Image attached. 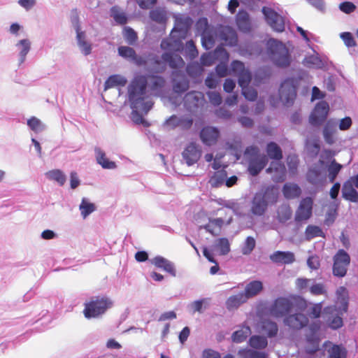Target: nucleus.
<instances>
[{
	"label": "nucleus",
	"instance_id": "obj_1",
	"mask_svg": "<svg viewBox=\"0 0 358 358\" xmlns=\"http://www.w3.org/2000/svg\"><path fill=\"white\" fill-rule=\"evenodd\" d=\"M174 18V27L169 37L162 41L160 46L166 51L162 55V60L171 68L179 69L184 67L185 62L177 52L184 50L185 56L193 59L198 56L199 52L192 40L187 41L185 47L182 42L187 38L193 24L192 19L182 14L175 15Z\"/></svg>",
	"mask_w": 358,
	"mask_h": 358
},
{
	"label": "nucleus",
	"instance_id": "obj_2",
	"mask_svg": "<svg viewBox=\"0 0 358 358\" xmlns=\"http://www.w3.org/2000/svg\"><path fill=\"white\" fill-rule=\"evenodd\" d=\"M145 80L143 77L133 79L128 86L129 101L132 108V120L138 124L148 126L143 115H146L152 108L153 102L148 99L145 91Z\"/></svg>",
	"mask_w": 358,
	"mask_h": 358
},
{
	"label": "nucleus",
	"instance_id": "obj_3",
	"mask_svg": "<svg viewBox=\"0 0 358 358\" xmlns=\"http://www.w3.org/2000/svg\"><path fill=\"white\" fill-rule=\"evenodd\" d=\"M336 296L335 305L324 308L322 312L326 326L333 330L343 327L342 317L348 308V293L346 288L340 287L336 291Z\"/></svg>",
	"mask_w": 358,
	"mask_h": 358
},
{
	"label": "nucleus",
	"instance_id": "obj_4",
	"mask_svg": "<svg viewBox=\"0 0 358 358\" xmlns=\"http://www.w3.org/2000/svg\"><path fill=\"white\" fill-rule=\"evenodd\" d=\"M267 55L272 63L280 68H287L291 64V56L287 48L274 38L267 41Z\"/></svg>",
	"mask_w": 358,
	"mask_h": 358
},
{
	"label": "nucleus",
	"instance_id": "obj_5",
	"mask_svg": "<svg viewBox=\"0 0 358 358\" xmlns=\"http://www.w3.org/2000/svg\"><path fill=\"white\" fill-rule=\"evenodd\" d=\"M276 201V195L272 189L266 188L257 192L251 203V213L255 216H262L270 203Z\"/></svg>",
	"mask_w": 358,
	"mask_h": 358
},
{
	"label": "nucleus",
	"instance_id": "obj_6",
	"mask_svg": "<svg viewBox=\"0 0 358 358\" xmlns=\"http://www.w3.org/2000/svg\"><path fill=\"white\" fill-rule=\"evenodd\" d=\"M244 157L248 162V171L253 176H257L268 162L266 156L259 154V150L256 146L248 147Z\"/></svg>",
	"mask_w": 358,
	"mask_h": 358
},
{
	"label": "nucleus",
	"instance_id": "obj_7",
	"mask_svg": "<svg viewBox=\"0 0 358 358\" xmlns=\"http://www.w3.org/2000/svg\"><path fill=\"white\" fill-rule=\"evenodd\" d=\"M113 306L112 301L106 296H94L85 303L84 315L87 318L96 317L103 314Z\"/></svg>",
	"mask_w": 358,
	"mask_h": 358
},
{
	"label": "nucleus",
	"instance_id": "obj_8",
	"mask_svg": "<svg viewBox=\"0 0 358 358\" xmlns=\"http://www.w3.org/2000/svg\"><path fill=\"white\" fill-rule=\"evenodd\" d=\"M307 180L315 187L324 186L327 174L325 172L324 162L320 159L317 163L313 164L308 170L306 174Z\"/></svg>",
	"mask_w": 358,
	"mask_h": 358
},
{
	"label": "nucleus",
	"instance_id": "obj_9",
	"mask_svg": "<svg viewBox=\"0 0 358 358\" xmlns=\"http://www.w3.org/2000/svg\"><path fill=\"white\" fill-rule=\"evenodd\" d=\"M350 262V255L344 250H339L334 257V275L338 277L345 276Z\"/></svg>",
	"mask_w": 358,
	"mask_h": 358
},
{
	"label": "nucleus",
	"instance_id": "obj_10",
	"mask_svg": "<svg viewBox=\"0 0 358 358\" xmlns=\"http://www.w3.org/2000/svg\"><path fill=\"white\" fill-rule=\"evenodd\" d=\"M262 13L268 24L275 31L282 32L285 29L283 17L269 7H263Z\"/></svg>",
	"mask_w": 358,
	"mask_h": 358
},
{
	"label": "nucleus",
	"instance_id": "obj_11",
	"mask_svg": "<svg viewBox=\"0 0 358 358\" xmlns=\"http://www.w3.org/2000/svg\"><path fill=\"white\" fill-rule=\"evenodd\" d=\"M329 111V103L325 101L317 103L309 117V122L313 126L322 124L327 119Z\"/></svg>",
	"mask_w": 358,
	"mask_h": 358
},
{
	"label": "nucleus",
	"instance_id": "obj_12",
	"mask_svg": "<svg viewBox=\"0 0 358 358\" xmlns=\"http://www.w3.org/2000/svg\"><path fill=\"white\" fill-rule=\"evenodd\" d=\"M279 96L282 102L289 106L294 102L296 96V87L291 79L285 80L279 89Z\"/></svg>",
	"mask_w": 358,
	"mask_h": 358
},
{
	"label": "nucleus",
	"instance_id": "obj_13",
	"mask_svg": "<svg viewBox=\"0 0 358 358\" xmlns=\"http://www.w3.org/2000/svg\"><path fill=\"white\" fill-rule=\"evenodd\" d=\"M313 200L310 197L303 199L296 211L295 220L301 222L308 220L312 215Z\"/></svg>",
	"mask_w": 358,
	"mask_h": 358
},
{
	"label": "nucleus",
	"instance_id": "obj_14",
	"mask_svg": "<svg viewBox=\"0 0 358 358\" xmlns=\"http://www.w3.org/2000/svg\"><path fill=\"white\" fill-rule=\"evenodd\" d=\"M203 102V95L199 92H188L184 97V106L192 113L195 112Z\"/></svg>",
	"mask_w": 358,
	"mask_h": 358
},
{
	"label": "nucleus",
	"instance_id": "obj_15",
	"mask_svg": "<svg viewBox=\"0 0 358 358\" xmlns=\"http://www.w3.org/2000/svg\"><path fill=\"white\" fill-rule=\"evenodd\" d=\"M292 304L291 301L286 298L280 297L278 298L273 303V304L269 308L270 315L280 317L288 313L292 308Z\"/></svg>",
	"mask_w": 358,
	"mask_h": 358
},
{
	"label": "nucleus",
	"instance_id": "obj_16",
	"mask_svg": "<svg viewBox=\"0 0 358 358\" xmlns=\"http://www.w3.org/2000/svg\"><path fill=\"white\" fill-rule=\"evenodd\" d=\"M193 124V118L189 115H172L165 122V125L169 129L179 127L182 129H189Z\"/></svg>",
	"mask_w": 358,
	"mask_h": 358
},
{
	"label": "nucleus",
	"instance_id": "obj_17",
	"mask_svg": "<svg viewBox=\"0 0 358 358\" xmlns=\"http://www.w3.org/2000/svg\"><path fill=\"white\" fill-rule=\"evenodd\" d=\"M143 77L145 80V91L146 92L147 96L148 99H151L150 96V94L148 90H147V86L150 87V89L154 92L157 93L162 90V87L164 86L165 80L162 76H143V75H136L134 78L135 79L137 77Z\"/></svg>",
	"mask_w": 358,
	"mask_h": 358
},
{
	"label": "nucleus",
	"instance_id": "obj_18",
	"mask_svg": "<svg viewBox=\"0 0 358 358\" xmlns=\"http://www.w3.org/2000/svg\"><path fill=\"white\" fill-rule=\"evenodd\" d=\"M182 159L187 164L192 166L196 163L201 157V150L194 143H190L183 150Z\"/></svg>",
	"mask_w": 358,
	"mask_h": 358
},
{
	"label": "nucleus",
	"instance_id": "obj_19",
	"mask_svg": "<svg viewBox=\"0 0 358 358\" xmlns=\"http://www.w3.org/2000/svg\"><path fill=\"white\" fill-rule=\"evenodd\" d=\"M284 323L293 329H301L308 324V318L302 313L289 315L284 319Z\"/></svg>",
	"mask_w": 358,
	"mask_h": 358
},
{
	"label": "nucleus",
	"instance_id": "obj_20",
	"mask_svg": "<svg viewBox=\"0 0 358 358\" xmlns=\"http://www.w3.org/2000/svg\"><path fill=\"white\" fill-rule=\"evenodd\" d=\"M266 173L272 174L274 182H282L285 179L286 169L285 165L279 161L272 162L266 169Z\"/></svg>",
	"mask_w": 358,
	"mask_h": 358
},
{
	"label": "nucleus",
	"instance_id": "obj_21",
	"mask_svg": "<svg viewBox=\"0 0 358 358\" xmlns=\"http://www.w3.org/2000/svg\"><path fill=\"white\" fill-rule=\"evenodd\" d=\"M150 262L156 267L164 270V271L171 274L172 276L175 277L176 275L175 266L173 263L169 259L162 256H156L155 257L150 259Z\"/></svg>",
	"mask_w": 358,
	"mask_h": 358
},
{
	"label": "nucleus",
	"instance_id": "obj_22",
	"mask_svg": "<svg viewBox=\"0 0 358 358\" xmlns=\"http://www.w3.org/2000/svg\"><path fill=\"white\" fill-rule=\"evenodd\" d=\"M173 76V89L175 92L182 93L188 90L189 81L183 73L176 71Z\"/></svg>",
	"mask_w": 358,
	"mask_h": 358
},
{
	"label": "nucleus",
	"instance_id": "obj_23",
	"mask_svg": "<svg viewBox=\"0 0 358 358\" xmlns=\"http://www.w3.org/2000/svg\"><path fill=\"white\" fill-rule=\"evenodd\" d=\"M76 43L80 52L84 56H87L92 53V43L88 40L85 31L76 34Z\"/></svg>",
	"mask_w": 358,
	"mask_h": 358
},
{
	"label": "nucleus",
	"instance_id": "obj_24",
	"mask_svg": "<svg viewBox=\"0 0 358 358\" xmlns=\"http://www.w3.org/2000/svg\"><path fill=\"white\" fill-rule=\"evenodd\" d=\"M219 136V131L213 127H204L201 133L200 137L203 143L211 145L216 143Z\"/></svg>",
	"mask_w": 358,
	"mask_h": 358
},
{
	"label": "nucleus",
	"instance_id": "obj_25",
	"mask_svg": "<svg viewBox=\"0 0 358 358\" xmlns=\"http://www.w3.org/2000/svg\"><path fill=\"white\" fill-rule=\"evenodd\" d=\"M223 224L222 218H209L207 224L199 226V229H203L213 236H218Z\"/></svg>",
	"mask_w": 358,
	"mask_h": 358
},
{
	"label": "nucleus",
	"instance_id": "obj_26",
	"mask_svg": "<svg viewBox=\"0 0 358 358\" xmlns=\"http://www.w3.org/2000/svg\"><path fill=\"white\" fill-rule=\"evenodd\" d=\"M338 122L333 119L329 120L323 129V136L328 144L334 143V134L337 131Z\"/></svg>",
	"mask_w": 358,
	"mask_h": 358
},
{
	"label": "nucleus",
	"instance_id": "obj_27",
	"mask_svg": "<svg viewBox=\"0 0 358 358\" xmlns=\"http://www.w3.org/2000/svg\"><path fill=\"white\" fill-rule=\"evenodd\" d=\"M236 21L238 29L245 33L251 30L250 15L245 10H239L236 16Z\"/></svg>",
	"mask_w": 358,
	"mask_h": 358
},
{
	"label": "nucleus",
	"instance_id": "obj_28",
	"mask_svg": "<svg viewBox=\"0 0 358 358\" xmlns=\"http://www.w3.org/2000/svg\"><path fill=\"white\" fill-rule=\"evenodd\" d=\"M95 157L97 164L104 169H115L117 167L114 162L110 161L106 156L105 152L99 147L94 148Z\"/></svg>",
	"mask_w": 358,
	"mask_h": 358
},
{
	"label": "nucleus",
	"instance_id": "obj_29",
	"mask_svg": "<svg viewBox=\"0 0 358 358\" xmlns=\"http://www.w3.org/2000/svg\"><path fill=\"white\" fill-rule=\"evenodd\" d=\"M220 55H223L227 60L228 59L229 55L227 51L224 49L217 48L214 52H208L202 55L200 59L201 63L203 66H211L215 63V59Z\"/></svg>",
	"mask_w": 358,
	"mask_h": 358
},
{
	"label": "nucleus",
	"instance_id": "obj_30",
	"mask_svg": "<svg viewBox=\"0 0 358 358\" xmlns=\"http://www.w3.org/2000/svg\"><path fill=\"white\" fill-rule=\"evenodd\" d=\"M321 327V324L320 322H314L310 324L308 327L309 333L307 334V341L310 343H312L315 346V351L318 348V343L320 341V329Z\"/></svg>",
	"mask_w": 358,
	"mask_h": 358
},
{
	"label": "nucleus",
	"instance_id": "obj_31",
	"mask_svg": "<svg viewBox=\"0 0 358 358\" xmlns=\"http://www.w3.org/2000/svg\"><path fill=\"white\" fill-rule=\"evenodd\" d=\"M324 347L327 348V352L329 358H346V350L341 345L332 344L330 341H326Z\"/></svg>",
	"mask_w": 358,
	"mask_h": 358
},
{
	"label": "nucleus",
	"instance_id": "obj_32",
	"mask_svg": "<svg viewBox=\"0 0 358 358\" xmlns=\"http://www.w3.org/2000/svg\"><path fill=\"white\" fill-rule=\"evenodd\" d=\"M220 37L230 46H234L237 44L238 37L236 32L230 27L227 26L221 28Z\"/></svg>",
	"mask_w": 358,
	"mask_h": 358
},
{
	"label": "nucleus",
	"instance_id": "obj_33",
	"mask_svg": "<svg viewBox=\"0 0 358 358\" xmlns=\"http://www.w3.org/2000/svg\"><path fill=\"white\" fill-rule=\"evenodd\" d=\"M270 259L275 263L291 264L294 261V255L289 251H276L270 255Z\"/></svg>",
	"mask_w": 358,
	"mask_h": 358
},
{
	"label": "nucleus",
	"instance_id": "obj_34",
	"mask_svg": "<svg viewBox=\"0 0 358 358\" xmlns=\"http://www.w3.org/2000/svg\"><path fill=\"white\" fill-rule=\"evenodd\" d=\"M303 64L308 68L320 69L325 66L326 62L317 53H314L311 55L306 56L303 60Z\"/></svg>",
	"mask_w": 358,
	"mask_h": 358
},
{
	"label": "nucleus",
	"instance_id": "obj_35",
	"mask_svg": "<svg viewBox=\"0 0 358 358\" xmlns=\"http://www.w3.org/2000/svg\"><path fill=\"white\" fill-rule=\"evenodd\" d=\"M248 300V299L242 292L237 294L230 296L226 301V307L229 310L237 309L242 304L246 303Z\"/></svg>",
	"mask_w": 358,
	"mask_h": 358
},
{
	"label": "nucleus",
	"instance_id": "obj_36",
	"mask_svg": "<svg viewBox=\"0 0 358 358\" xmlns=\"http://www.w3.org/2000/svg\"><path fill=\"white\" fill-rule=\"evenodd\" d=\"M263 289V284L259 280H252L248 283L243 292L248 299L259 294Z\"/></svg>",
	"mask_w": 358,
	"mask_h": 358
},
{
	"label": "nucleus",
	"instance_id": "obj_37",
	"mask_svg": "<svg viewBox=\"0 0 358 358\" xmlns=\"http://www.w3.org/2000/svg\"><path fill=\"white\" fill-rule=\"evenodd\" d=\"M324 167L327 169V177L329 179V181L331 183H333L334 182L338 174L342 169L343 165L336 162V161L334 159L330 162L329 164L327 166L324 165Z\"/></svg>",
	"mask_w": 358,
	"mask_h": 358
},
{
	"label": "nucleus",
	"instance_id": "obj_38",
	"mask_svg": "<svg viewBox=\"0 0 358 358\" xmlns=\"http://www.w3.org/2000/svg\"><path fill=\"white\" fill-rule=\"evenodd\" d=\"M16 47L19 52V65H21L24 62L26 56L31 49V42L28 39H22L16 43Z\"/></svg>",
	"mask_w": 358,
	"mask_h": 358
},
{
	"label": "nucleus",
	"instance_id": "obj_39",
	"mask_svg": "<svg viewBox=\"0 0 358 358\" xmlns=\"http://www.w3.org/2000/svg\"><path fill=\"white\" fill-rule=\"evenodd\" d=\"M212 250L217 252L220 255H227L230 251V244L228 239L226 238L217 239L212 245Z\"/></svg>",
	"mask_w": 358,
	"mask_h": 358
},
{
	"label": "nucleus",
	"instance_id": "obj_40",
	"mask_svg": "<svg viewBox=\"0 0 358 358\" xmlns=\"http://www.w3.org/2000/svg\"><path fill=\"white\" fill-rule=\"evenodd\" d=\"M110 15L118 24L122 25L127 22V17L125 12L117 6H115L110 8Z\"/></svg>",
	"mask_w": 358,
	"mask_h": 358
},
{
	"label": "nucleus",
	"instance_id": "obj_41",
	"mask_svg": "<svg viewBox=\"0 0 358 358\" xmlns=\"http://www.w3.org/2000/svg\"><path fill=\"white\" fill-rule=\"evenodd\" d=\"M79 210L82 217L85 220L96 210V206L94 203L90 202L88 199L84 197L82 199L79 206Z\"/></svg>",
	"mask_w": 358,
	"mask_h": 358
},
{
	"label": "nucleus",
	"instance_id": "obj_42",
	"mask_svg": "<svg viewBox=\"0 0 358 358\" xmlns=\"http://www.w3.org/2000/svg\"><path fill=\"white\" fill-rule=\"evenodd\" d=\"M127 79L120 75L110 76L104 83V90H106L116 86H124Z\"/></svg>",
	"mask_w": 358,
	"mask_h": 358
},
{
	"label": "nucleus",
	"instance_id": "obj_43",
	"mask_svg": "<svg viewBox=\"0 0 358 358\" xmlns=\"http://www.w3.org/2000/svg\"><path fill=\"white\" fill-rule=\"evenodd\" d=\"M342 194L344 199L352 202L358 203V192L349 183H344L342 189Z\"/></svg>",
	"mask_w": 358,
	"mask_h": 358
},
{
	"label": "nucleus",
	"instance_id": "obj_44",
	"mask_svg": "<svg viewBox=\"0 0 358 358\" xmlns=\"http://www.w3.org/2000/svg\"><path fill=\"white\" fill-rule=\"evenodd\" d=\"M282 192L287 199H294L300 195L301 189L296 184L286 183L283 187Z\"/></svg>",
	"mask_w": 358,
	"mask_h": 358
},
{
	"label": "nucleus",
	"instance_id": "obj_45",
	"mask_svg": "<svg viewBox=\"0 0 358 358\" xmlns=\"http://www.w3.org/2000/svg\"><path fill=\"white\" fill-rule=\"evenodd\" d=\"M227 176V172L224 170L216 171L210 177L208 183L212 187H218L224 183Z\"/></svg>",
	"mask_w": 358,
	"mask_h": 358
},
{
	"label": "nucleus",
	"instance_id": "obj_46",
	"mask_svg": "<svg viewBox=\"0 0 358 358\" xmlns=\"http://www.w3.org/2000/svg\"><path fill=\"white\" fill-rule=\"evenodd\" d=\"M261 330L266 333L268 337H274L276 336L278 328L275 322L264 320L261 324Z\"/></svg>",
	"mask_w": 358,
	"mask_h": 358
},
{
	"label": "nucleus",
	"instance_id": "obj_47",
	"mask_svg": "<svg viewBox=\"0 0 358 358\" xmlns=\"http://www.w3.org/2000/svg\"><path fill=\"white\" fill-rule=\"evenodd\" d=\"M209 299L204 298L196 300L188 305V308L192 313L196 312L202 313L203 309H206L209 306Z\"/></svg>",
	"mask_w": 358,
	"mask_h": 358
},
{
	"label": "nucleus",
	"instance_id": "obj_48",
	"mask_svg": "<svg viewBox=\"0 0 358 358\" xmlns=\"http://www.w3.org/2000/svg\"><path fill=\"white\" fill-rule=\"evenodd\" d=\"M266 152L268 156L275 161H279L282 157L280 148L274 142H271L267 145Z\"/></svg>",
	"mask_w": 358,
	"mask_h": 358
},
{
	"label": "nucleus",
	"instance_id": "obj_49",
	"mask_svg": "<svg viewBox=\"0 0 358 358\" xmlns=\"http://www.w3.org/2000/svg\"><path fill=\"white\" fill-rule=\"evenodd\" d=\"M46 177L57 182L59 185L62 186L66 180L65 174L59 169H54L45 173Z\"/></svg>",
	"mask_w": 358,
	"mask_h": 358
},
{
	"label": "nucleus",
	"instance_id": "obj_50",
	"mask_svg": "<svg viewBox=\"0 0 358 358\" xmlns=\"http://www.w3.org/2000/svg\"><path fill=\"white\" fill-rule=\"evenodd\" d=\"M250 334V328L249 327H243L233 333L231 339L233 342L240 343L243 342Z\"/></svg>",
	"mask_w": 358,
	"mask_h": 358
},
{
	"label": "nucleus",
	"instance_id": "obj_51",
	"mask_svg": "<svg viewBox=\"0 0 358 358\" xmlns=\"http://www.w3.org/2000/svg\"><path fill=\"white\" fill-rule=\"evenodd\" d=\"M249 344L252 348L262 350L267 346L268 341L264 336L255 335L250 337Z\"/></svg>",
	"mask_w": 358,
	"mask_h": 358
},
{
	"label": "nucleus",
	"instance_id": "obj_52",
	"mask_svg": "<svg viewBox=\"0 0 358 358\" xmlns=\"http://www.w3.org/2000/svg\"><path fill=\"white\" fill-rule=\"evenodd\" d=\"M316 237H324L323 231L317 226L308 225L305 231L306 239L310 241Z\"/></svg>",
	"mask_w": 358,
	"mask_h": 358
},
{
	"label": "nucleus",
	"instance_id": "obj_53",
	"mask_svg": "<svg viewBox=\"0 0 358 358\" xmlns=\"http://www.w3.org/2000/svg\"><path fill=\"white\" fill-rule=\"evenodd\" d=\"M306 150L311 157H315L320 150V141L318 139L308 140L306 143Z\"/></svg>",
	"mask_w": 358,
	"mask_h": 358
},
{
	"label": "nucleus",
	"instance_id": "obj_54",
	"mask_svg": "<svg viewBox=\"0 0 358 358\" xmlns=\"http://www.w3.org/2000/svg\"><path fill=\"white\" fill-rule=\"evenodd\" d=\"M27 125L35 133H40L45 130L46 125L36 117H31L27 120Z\"/></svg>",
	"mask_w": 358,
	"mask_h": 358
},
{
	"label": "nucleus",
	"instance_id": "obj_55",
	"mask_svg": "<svg viewBox=\"0 0 358 358\" xmlns=\"http://www.w3.org/2000/svg\"><path fill=\"white\" fill-rule=\"evenodd\" d=\"M292 215L291 208L287 204L280 206L278 209V218L280 222L289 220Z\"/></svg>",
	"mask_w": 358,
	"mask_h": 358
},
{
	"label": "nucleus",
	"instance_id": "obj_56",
	"mask_svg": "<svg viewBox=\"0 0 358 358\" xmlns=\"http://www.w3.org/2000/svg\"><path fill=\"white\" fill-rule=\"evenodd\" d=\"M241 358H266L263 352H258L250 349H241L238 352Z\"/></svg>",
	"mask_w": 358,
	"mask_h": 358
},
{
	"label": "nucleus",
	"instance_id": "obj_57",
	"mask_svg": "<svg viewBox=\"0 0 358 358\" xmlns=\"http://www.w3.org/2000/svg\"><path fill=\"white\" fill-rule=\"evenodd\" d=\"M118 55L122 58L131 62L135 55L136 51L129 46H120L117 49Z\"/></svg>",
	"mask_w": 358,
	"mask_h": 358
},
{
	"label": "nucleus",
	"instance_id": "obj_58",
	"mask_svg": "<svg viewBox=\"0 0 358 358\" xmlns=\"http://www.w3.org/2000/svg\"><path fill=\"white\" fill-rule=\"evenodd\" d=\"M256 245L255 239L252 236H248L241 246V252L243 255H250Z\"/></svg>",
	"mask_w": 358,
	"mask_h": 358
},
{
	"label": "nucleus",
	"instance_id": "obj_59",
	"mask_svg": "<svg viewBox=\"0 0 358 358\" xmlns=\"http://www.w3.org/2000/svg\"><path fill=\"white\" fill-rule=\"evenodd\" d=\"M202 45L206 50L211 49L215 43L214 37L206 30H204L201 34Z\"/></svg>",
	"mask_w": 358,
	"mask_h": 358
},
{
	"label": "nucleus",
	"instance_id": "obj_60",
	"mask_svg": "<svg viewBox=\"0 0 358 358\" xmlns=\"http://www.w3.org/2000/svg\"><path fill=\"white\" fill-rule=\"evenodd\" d=\"M150 17L153 21L159 23H164L166 20V12L159 8L150 11Z\"/></svg>",
	"mask_w": 358,
	"mask_h": 358
},
{
	"label": "nucleus",
	"instance_id": "obj_61",
	"mask_svg": "<svg viewBox=\"0 0 358 358\" xmlns=\"http://www.w3.org/2000/svg\"><path fill=\"white\" fill-rule=\"evenodd\" d=\"M340 37L343 40L344 44L348 48H353L357 45V43L350 32L345 31L340 34Z\"/></svg>",
	"mask_w": 358,
	"mask_h": 358
},
{
	"label": "nucleus",
	"instance_id": "obj_62",
	"mask_svg": "<svg viewBox=\"0 0 358 358\" xmlns=\"http://www.w3.org/2000/svg\"><path fill=\"white\" fill-rule=\"evenodd\" d=\"M124 37L129 45H133L137 40L136 33L129 27L124 29Z\"/></svg>",
	"mask_w": 358,
	"mask_h": 358
},
{
	"label": "nucleus",
	"instance_id": "obj_63",
	"mask_svg": "<svg viewBox=\"0 0 358 358\" xmlns=\"http://www.w3.org/2000/svg\"><path fill=\"white\" fill-rule=\"evenodd\" d=\"M238 85L241 87V88L248 86L250 80L252 79V76L250 72L247 69L240 75L238 76Z\"/></svg>",
	"mask_w": 358,
	"mask_h": 358
},
{
	"label": "nucleus",
	"instance_id": "obj_64",
	"mask_svg": "<svg viewBox=\"0 0 358 358\" xmlns=\"http://www.w3.org/2000/svg\"><path fill=\"white\" fill-rule=\"evenodd\" d=\"M245 70L247 69L245 68L244 64L240 61L235 60L231 64V71L236 76L240 75Z\"/></svg>",
	"mask_w": 358,
	"mask_h": 358
}]
</instances>
